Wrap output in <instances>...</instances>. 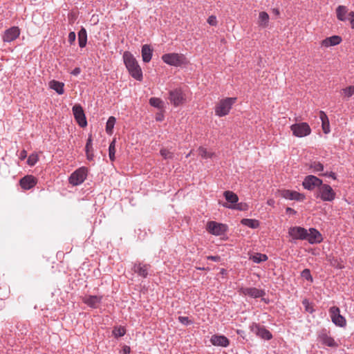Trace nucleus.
Wrapping results in <instances>:
<instances>
[{"label": "nucleus", "instance_id": "nucleus-1", "mask_svg": "<svg viewBox=\"0 0 354 354\" xmlns=\"http://www.w3.org/2000/svg\"><path fill=\"white\" fill-rule=\"evenodd\" d=\"M124 64L129 75L138 81H142L143 78L142 71L136 59L129 51H125L122 55Z\"/></svg>", "mask_w": 354, "mask_h": 354}, {"label": "nucleus", "instance_id": "nucleus-2", "mask_svg": "<svg viewBox=\"0 0 354 354\" xmlns=\"http://www.w3.org/2000/svg\"><path fill=\"white\" fill-rule=\"evenodd\" d=\"M315 196L317 198H320L324 202H332L336 197V194L328 184H324L318 189H317Z\"/></svg>", "mask_w": 354, "mask_h": 354}, {"label": "nucleus", "instance_id": "nucleus-3", "mask_svg": "<svg viewBox=\"0 0 354 354\" xmlns=\"http://www.w3.org/2000/svg\"><path fill=\"white\" fill-rule=\"evenodd\" d=\"M236 101V97H226L221 100L215 106V114L218 117L227 115Z\"/></svg>", "mask_w": 354, "mask_h": 354}, {"label": "nucleus", "instance_id": "nucleus-4", "mask_svg": "<svg viewBox=\"0 0 354 354\" xmlns=\"http://www.w3.org/2000/svg\"><path fill=\"white\" fill-rule=\"evenodd\" d=\"M88 169L86 167H81L74 171L68 178V183L73 186L81 185L86 178Z\"/></svg>", "mask_w": 354, "mask_h": 354}, {"label": "nucleus", "instance_id": "nucleus-5", "mask_svg": "<svg viewBox=\"0 0 354 354\" xmlns=\"http://www.w3.org/2000/svg\"><path fill=\"white\" fill-rule=\"evenodd\" d=\"M317 340L324 346L335 348L339 346L337 342L330 336V332L325 328L318 333Z\"/></svg>", "mask_w": 354, "mask_h": 354}, {"label": "nucleus", "instance_id": "nucleus-6", "mask_svg": "<svg viewBox=\"0 0 354 354\" xmlns=\"http://www.w3.org/2000/svg\"><path fill=\"white\" fill-rule=\"evenodd\" d=\"M162 61L168 65L180 66L186 63V59L183 54L166 53L162 56Z\"/></svg>", "mask_w": 354, "mask_h": 354}, {"label": "nucleus", "instance_id": "nucleus-7", "mask_svg": "<svg viewBox=\"0 0 354 354\" xmlns=\"http://www.w3.org/2000/svg\"><path fill=\"white\" fill-rule=\"evenodd\" d=\"M168 99L170 103L175 107L182 105L186 100L185 94L180 88L169 91Z\"/></svg>", "mask_w": 354, "mask_h": 354}, {"label": "nucleus", "instance_id": "nucleus-8", "mask_svg": "<svg viewBox=\"0 0 354 354\" xmlns=\"http://www.w3.org/2000/svg\"><path fill=\"white\" fill-rule=\"evenodd\" d=\"M249 328L252 333L263 339L270 340L272 339L273 336L272 333L267 330L265 326H261L258 323L252 322L250 324Z\"/></svg>", "mask_w": 354, "mask_h": 354}, {"label": "nucleus", "instance_id": "nucleus-9", "mask_svg": "<svg viewBox=\"0 0 354 354\" xmlns=\"http://www.w3.org/2000/svg\"><path fill=\"white\" fill-rule=\"evenodd\" d=\"M329 314L332 322L337 326L344 328L346 326V320L340 314V310L337 306H332L329 308Z\"/></svg>", "mask_w": 354, "mask_h": 354}, {"label": "nucleus", "instance_id": "nucleus-10", "mask_svg": "<svg viewBox=\"0 0 354 354\" xmlns=\"http://www.w3.org/2000/svg\"><path fill=\"white\" fill-rule=\"evenodd\" d=\"M207 231L214 236H221L225 234L228 227L225 224L217 223L216 221H209L207 224Z\"/></svg>", "mask_w": 354, "mask_h": 354}, {"label": "nucleus", "instance_id": "nucleus-11", "mask_svg": "<svg viewBox=\"0 0 354 354\" xmlns=\"http://www.w3.org/2000/svg\"><path fill=\"white\" fill-rule=\"evenodd\" d=\"M323 181L322 179L314 175H308L305 176L302 182V186L305 189L313 191L315 189L319 188Z\"/></svg>", "mask_w": 354, "mask_h": 354}, {"label": "nucleus", "instance_id": "nucleus-12", "mask_svg": "<svg viewBox=\"0 0 354 354\" xmlns=\"http://www.w3.org/2000/svg\"><path fill=\"white\" fill-rule=\"evenodd\" d=\"M292 133L295 136L302 138L308 136L311 129L306 122L296 123L290 127Z\"/></svg>", "mask_w": 354, "mask_h": 354}, {"label": "nucleus", "instance_id": "nucleus-13", "mask_svg": "<svg viewBox=\"0 0 354 354\" xmlns=\"http://www.w3.org/2000/svg\"><path fill=\"white\" fill-rule=\"evenodd\" d=\"M289 236L295 240H306L308 239V230L300 226H294L289 228Z\"/></svg>", "mask_w": 354, "mask_h": 354}, {"label": "nucleus", "instance_id": "nucleus-14", "mask_svg": "<svg viewBox=\"0 0 354 354\" xmlns=\"http://www.w3.org/2000/svg\"><path fill=\"white\" fill-rule=\"evenodd\" d=\"M239 292L243 295L248 296L253 299L260 298L266 295L263 290H260L254 287H241L239 289Z\"/></svg>", "mask_w": 354, "mask_h": 354}, {"label": "nucleus", "instance_id": "nucleus-15", "mask_svg": "<svg viewBox=\"0 0 354 354\" xmlns=\"http://www.w3.org/2000/svg\"><path fill=\"white\" fill-rule=\"evenodd\" d=\"M72 111L75 119L80 127H86L87 125V121L82 106L80 104H75L73 106Z\"/></svg>", "mask_w": 354, "mask_h": 354}, {"label": "nucleus", "instance_id": "nucleus-16", "mask_svg": "<svg viewBox=\"0 0 354 354\" xmlns=\"http://www.w3.org/2000/svg\"><path fill=\"white\" fill-rule=\"evenodd\" d=\"M281 196L286 200L303 201L306 196L304 194L299 193L297 191L290 189H283L281 191Z\"/></svg>", "mask_w": 354, "mask_h": 354}, {"label": "nucleus", "instance_id": "nucleus-17", "mask_svg": "<svg viewBox=\"0 0 354 354\" xmlns=\"http://www.w3.org/2000/svg\"><path fill=\"white\" fill-rule=\"evenodd\" d=\"M20 35V29L17 26H12L5 30L2 39L4 42L10 43L15 40Z\"/></svg>", "mask_w": 354, "mask_h": 354}, {"label": "nucleus", "instance_id": "nucleus-18", "mask_svg": "<svg viewBox=\"0 0 354 354\" xmlns=\"http://www.w3.org/2000/svg\"><path fill=\"white\" fill-rule=\"evenodd\" d=\"M308 239L306 241L310 244H317L320 243L323 241V236L322 234L315 228L310 227L308 230Z\"/></svg>", "mask_w": 354, "mask_h": 354}, {"label": "nucleus", "instance_id": "nucleus-19", "mask_svg": "<svg viewBox=\"0 0 354 354\" xmlns=\"http://www.w3.org/2000/svg\"><path fill=\"white\" fill-rule=\"evenodd\" d=\"M151 268L149 264L136 263L133 265V270L142 278L146 279L149 275V270Z\"/></svg>", "mask_w": 354, "mask_h": 354}, {"label": "nucleus", "instance_id": "nucleus-20", "mask_svg": "<svg viewBox=\"0 0 354 354\" xmlns=\"http://www.w3.org/2000/svg\"><path fill=\"white\" fill-rule=\"evenodd\" d=\"M210 342L214 346L225 348L230 345L229 339L223 335H213L210 338Z\"/></svg>", "mask_w": 354, "mask_h": 354}, {"label": "nucleus", "instance_id": "nucleus-21", "mask_svg": "<svg viewBox=\"0 0 354 354\" xmlns=\"http://www.w3.org/2000/svg\"><path fill=\"white\" fill-rule=\"evenodd\" d=\"M19 184L22 189L28 190L35 186L37 180L34 176L28 175L20 180Z\"/></svg>", "mask_w": 354, "mask_h": 354}, {"label": "nucleus", "instance_id": "nucleus-22", "mask_svg": "<svg viewBox=\"0 0 354 354\" xmlns=\"http://www.w3.org/2000/svg\"><path fill=\"white\" fill-rule=\"evenodd\" d=\"M102 299V296L98 295H88L86 296L83 299V301L88 306L92 308H97Z\"/></svg>", "mask_w": 354, "mask_h": 354}, {"label": "nucleus", "instance_id": "nucleus-23", "mask_svg": "<svg viewBox=\"0 0 354 354\" xmlns=\"http://www.w3.org/2000/svg\"><path fill=\"white\" fill-rule=\"evenodd\" d=\"M342 41V38L337 35H333L329 37H327L322 40V46L324 47H330L338 45Z\"/></svg>", "mask_w": 354, "mask_h": 354}, {"label": "nucleus", "instance_id": "nucleus-24", "mask_svg": "<svg viewBox=\"0 0 354 354\" xmlns=\"http://www.w3.org/2000/svg\"><path fill=\"white\" fill-rule=\"evenodd\" d=\"M64 83L57 80H51L49 82V88L54 90L57 94L62 95L64 93Z\"/></svg>", "mask_w": 354, "mask_h": 354}, {"label": "nucleus", "instance_id": "nucleus-25", "mask_svg": "<svg viewBox=\"0 0 354 354\" xmlns=\"http://www.w3.org/2000/svg\"><path fill=\"white\" fill-rule=\"evenodd\" d=\"M141 53L143 62L145 63L149 62L152 57V49L150 46L147 44L143 45Z\"/></svg>", "mask_w": 354, "mask_h": 354}, {"label": "nucleus", "instance_id": "nucleus-26", "mask_svg": "<svg viewBox=\"0 0 354 354\" xmlns=\"http://www.w3.org/2000/svg\"><path fill=\"white\" fill-rule=\"evenodd\" d=\"M78 43L80 48L86 46L87 43V32L84 27H82L78 32Z\"/></svg>", "mask_w": 354, "mask_h": 354}, {"label": "nucleus", "instance_id": "nucleus-27", "mask_svg": "<svg viewBox=\"0 0 354 354\" xmlns=\"http://www.w3.org/2000/svg\"><path fill=\"white\" fill-rule=\"evenodd\" d=\"M149 103L151 106H153L160 111H162L165 108V104L163 100L158 97H151L149 100Z\"/></svg>", "mask_w": 354, "mask_h": 354}, {"label": "nucleus", "instance_id": "nucleus-28", "mask_svg": "<svg viewBox=\"0 0 354 354\" xmlns=\"http://www.w3.org/2000/svg\"><path fill=\"white\" fill-rule=\"evenodd\" d=\"M348 14V8L345 6H339L336 8V15L338 20L342 21H345L346 18V15Z\"/></svg>", "mask_w": 354, "mask_h": 354}, {"label": "nucleus", "instance_id": "nucleus-29", "mask_svg": "<svg viewBox=\"0 0 354 354\" xmlns=\"http://www.w3.org/2000/svg\"><path fill=\"white\" fill-rule=\"evenodd\" d=\"M309 168L314 173H319L324 171V166L322 163L317 160L310 161L308 165Z\"/></svg>", "mask_w": 354, "mask_h": 354}, {"label": "nucleus", "instance_id": "nucleus-30", "mask_svg": "<svg viewBox=\"0 0 354 354\" xmlns=\"http://www.w3.org/2000/svg\"><path fill=\"white\" fill-rule=\"evenodd\" d=\"M243 225L247 226L251 229H257L259 226V221L256 219L252 218H243L241 221Z\"/></svg>", "mask_w": 354, "mask_h": 354}, {"label": "nucleus", "instance_id": "nucleus-31", "mask_svg": "<svg viewBox=\"0 0 354 354\" xmlns=\"http://www.w3.org/2000/svg\"><path fill=\"white\" fill-rule=\"evenodd\" d=\"M223 196L225 200L232 205H235L239 201L238 196L231 191L224 192Z\"/></svg>", "mask_w": 354, "mask_h": 354}, {"label": "nucleus", "instance_id": "nucleus-32", "mask_svg": "<svg viewBox=\"0 0 354 354\" xmlns=\"http://www.w3.org/2000/svg\"><path fill=\"white\" fill-rule=\"evenodd\" d=\"M223 206L225 207L229 208V209H237L239 211L246 210L247 207H248V205L245 203H236L234 205H228L227 203H223Z\"/></svg>", "mask_w": 354, "mask_h": 354}, {"label": "nucleus", "instance_id": "nucleus-33", "mask_svg": "<svg viewBox=\"0 0 354 354\" xmlns=\"http://www.w3.org/2000/svg\"><path fill=\"white\" fill-rule=\"evenodd\" d=\"M251 259L254 263H259L266 261L268 260V256L265 254L256 253L251 257Z\"/></svg>", "mask_w": 354, "mask_h": 354}, {"label": "nucleus", "instance_id": "nucleus-34", "mask_svg": "<svg viewBox=\"0 0 354 354\" xmlns=\"http://www.w3.org/2000/svg\"><path fill=\"white\" fill-rule=\"evenodd\" d=\"M115 143L116 140L115 139H113L109 145V156L111 161H114L115 159Z\"/></svg>", "mask_w": 354, "mask_h": 354}, {"label": "nucleus", "instance_id": "nucleus-35", "mask_svg": "<svg viewBox=\"0 0 354 354\" xmlns=\"http://www.w3.org/2000/svg\"><path fill=\"white\" fill-rule=\"evenodd\" d=\"M198 154L203 158H205V159L212 158L213 157V156L214 155V153L207 151V149L203 147H200L198 148Z\"/></svg>", "mask_w": 354, "mask_h": 354}, {"label": "nucleus", "instance_id": "nucleus-36", "mask_svg": "<svg viewBox=\"0 0 354 354\" xmlns=\"http://www.w3.org/2000/svg\"><path fill=\"white\" fill-rule=\"evenodd\" d=\"M115 123V118L113 116L109 118L106 124V131L108 134H111Z\"/></svg>", "mask_w": 354, "mask_h": 354}, {"label": "nucleus", "instance_id": "nucleus-37", "mask_svg": "<svg viewBox=\"0 0 354 354\" xmlns=\"http://www.w3.org/2000/svg\"><path fill=\"white\" fill-rule=\"evenodd\" d=\"M112 333L115 338L120 337L125 335L126 329L121 326H116L113 328Z\"/></svg>", "mask_w": 354, "mask_h": 354}, {"label": "nucleus", "instance_id": "nucleus-38", "mask_svg": "<svg viewBox=\"0 0 354 354\" xmlns=\"http://www.w3.org/2000/svg\"><path fill=\"white\" fill-rule=\"evenodd\" d=\"M259 24H260V25L265 26L268 23L269 15L266 12H261L259 13Z\"/></svg>", "mask_w": 354, "mask_h": 354}, {"label": "nucleus", "instance_id": "nucleus-39", "mask_svg": "<svg viewBox=\"0 0 354 354\" xmlns=\"http://www.w3.org/2000/svg\"><path fill=\"white\" fill-rule=\"evenodd\" d=\"M302 304L305 308V310L310 314L313 313L315 312V309L312 305V304H310L309 302V301L307 299H304L303 301H302Z\"/></svg>", "mask_w": 354, "mask_h": 354}, {"label": "nucleus", "instance_id": "nucleus-40", "mask_svg": "<svg viewBox=\"0 0 354 354\" xmlns=\"http://www.w3.org/2000/svg\"><path fill=\"white\" fill-rule=\"evenodd\" d=\"M342 93L344 97L349 98L354 95V86H349L342 89Z\"/></svg>", "mask_w": 354, "mask_h": 354}, {"label": "nucleus", "instance_id": "nucleus-41", "mask_svg": "<svg viewBox=\"0 0 354 354\" xmlns=\"http://www.w3.org/2000/svg\"><path fill=\"white\" fill-rule=\"evenodd\" d=\"M301 277H303L304 279H305L306 280H307L308 281L313 282V278L310 274V271L308 268L304 269L301 272Z\"/></svg>", "mask_w": 354, "mask_h": 354}, {"label": "nucleus", "instance_id": "nucleus-42", "mask_svg": "<svg viewBox=\"0 0 354 354\" xmlns=\"http://www.w3.org/2000/svg\"><path fill=\"white\" fill-rule=\"evenodd\" d=\"M320 119L322 121V127H323L324 132L325 133H327L328 131L325 130V124L329 125V122H328L327 115L323 111H320Z\"/></svg>", "mask_w": 354, "mask_h": 354}, {"label": "nucleus", "instance_id": "nucleus-43", "mask_svg": "<svg viewBox=\"0 0 354 354\" xmlns=\"http://www.w3.org/2000/svg\"><path fill=\"white\" fill-rule=\"evenodd\" d=\"M38 161V156L37 154H30L27 160V164L30 166H34Z\"/></svg>", "mask_w": 354, "mask_h": 354}, {"label": "nucleus", "instance_id": "nucleus-44", "mask_svg": "<svg viewBox=\"0 0 354 354\" xmlns=\"http://www.w3.org/2000/svg\"><path fill=\"white\" fill-rule=\"evenodd\" d=\"M160 153L165 159H172L174 158V153L166 149H161Z\"/></svg>", "mask_w": 354, "mask_h": 354}, {"label": "nucleus", "instance_id": "nucleus-45", "mask_svg": "<svg viewBox=\"0 0 354 354\" xmlns=\"http://www.w3.org/2000/svg\"><path fill=\"white\" fill-rule=\"evenodd\" d=\"M178 321L185 326H189L193 324V322L189 319L188 317L180 316Z\"/></svg>", "mask_w": 354, "mask_h": 354}, {"label": "nucleus", "instance_id": "nucleus-46", "mask_svg": "<svg viewBox=\"0 0 354 354\" xmlns=\"http://www.w3.org/2000/svg\"><path fill=\"white\" fill-rule=\"evenodd\" d=\"M93 138L92 136L89 135L86 141V147H85V151H93Z\"/></svg>", "mask_w": 354, "mask_h": 354}, {"label": "nucleus", "instance_id": "nucleus-47", "mask_svg": "<svg viewBox=\"0 0 354 354\" xmlns=\"http://www.w3.org/2000/svg\"><path fill=\"white\" fill-rule=\"evenodd\" d=\"M76 39V34L75 32H70L68 36V41L71 45L73 44Z\"/></svg>", "mask_w": 354, "mask_h": 354}, {"label": "nucleus", "instance_id": "nucleus-48", "mask_svg": "<svg viewBox=\"0 0 354 354\" xmlns=\"http://www.w3.org/2000/svg\"><path fill=\"white\" fill-rule=\"evenodd\" d=\"M207 22L210 26H216L217 25V20L216 17L214 15H211L207 19Z\"/></svg>", "mask_w": 354, "mask_h": 354}, {"label": "nucleus", "instance_id": "nucleus-49", "mask_svg": "<svg viewBox=\"0 0 354 354\" xmlns=\"http://www.w3.org/2000/svg\"><path fill=\"white\" fill-rule=\"evenodd\" d=\"M330 264L333 266L336 267L337 268L339 269H342L344 268L343 266L339 265L338 259L335 258H333L332 259H330Z\"/></svg>", "mask_w": 354, "mask_h": 354}, {"label": "nucleus", "instance_id": "nucleus-50", "mask_svg": "<svg viewBox=\"0 0 354 354\" xmlns=\"http://www.w3.org/2000/svg\"><path fill=\"white\" fill-rule=\"evenodd\" d=\"M320 175L323 176L331 178L333 180H336L337 179V176H336L335 173H334L333 171L326 172V173L322 174Z\"/></svg>", "mask_w": 354, "mask_h": 354}, {"label": "nucleus", "instance_id": "nucleus-51", "mask_svg": "<svg viewBox=\"0 0 354 354\" xmlns=\"http://www.w3.org/2000/svg\"><path fill=\"white\" fill-rule=\"evenodd\" d=\"M86 158L88 160L91 161L93 160L94 154L93 151H86Z\"/></svg>", "mask_w": 354, "mask_h": 354}, {"label": "nucleus", "instance_id": "nucleus-52", "mask_svg": "<svg viewBox=\"0 0 354 354\" xmlns=\"http://www.w3.org/2000/svg\"><path fill=\"white\" fill-rule=\"evenodd\" d=\"M164 118H165V116H164V114L162 113V111H160V113H156V121L161 122V121H162L164 120Z\"/></svg>", "mask_w": 354, "mask_h": 354}, {"label": "nucleus", "instance_id": "nucleus-53", "mask_svg": "<svg viewBox=\"0 0 354 354\" xmlns=\"http://www.w3.org/2000/svg\"><path fill=\"white\" fill-rule=\"evenodd\" d=\"M131 352V348L129 346H124L122 348L121 353L122 354H129Z\"/></svg>", "mask_w": 354, "mask_h": 354}, {"label": "nucleus", "instance_id": "nucleus-54", "mask_svg": "<svg viewBox=\"0 0 354 354\" xmlns=\"http://www.w3.org/2000/svg\"><path fill=\"white\" fill-rule=\"evenodd\" d=\"M348 15L351 17V19L350 20L351 28L354 29V12L353 11L350 12L348 13Z\"/></svg>", "mask_w": 354, "mask_h": 354}, {"label": "nucleus", "instance_id": "nucleus-55", "mask_svg": "<svg viewBox=\"0 0 354 354\" xmlns=\"http://www.w3.org/2000/svg\"><path fill=\"white\" fill-rule=\"evenodd\" d=\"M26 157L27 152L25 149H23L22 151H20L19 158L21 160H24Z\"/></svg>", "mask_w": 354, "mask_h": 354}, {"label": "nucleus", "instance_id": "nucleus-56", "mask_svg": "<svg viewBox=\"0 0 354 354\" xmlns=\"http://www.w3.org/2000/svg\"><path fill=\"white\" fill-rule=\"evenodd\" d=\"M81 73V69L79 67L75 68L71 73L74 76H77Z\"/></svg>", "mask_w": 354, "mask_h": 354}, {"label": "nucleus", "instance_id": "nucleus-57", "mask_svg": "<svg viewBox=\"0 0 354 354\" xmlns=\"http://www.w3.org/2000/svg\"><path fill=\"white\" fill-rule=\"evenodd\" d=\"M286 214H291V215H295L297 214V212L291 207H287L286 209Z\"/></svg>", "mask_w": 354, "mask_h": 354}, {"label": "nucleus", "instance_id": "nucleus-58", "mask_svg": "<svg viewBox=\"0 0 354 354\" xmlns=\"http://www.w3.org/2000/svg\"><path fill=\"white\" fill-rule=\"evenodd\" d=\"M207 259L213 261H217L219 259V257L218 256H209L207 257Z\"/></svg>", "mask_w": 354, "mask_h": 354}, {"label": "nucleus", "instance_id": "nucleus-59", "mask_svg": "<svg viewBox=\"0 0 354 354\" xmlns=\"http://www.w3.org/2000/svg\"><path fill=\"white\" fill-rule=\"evenodd\" d=\"M236 333H237V335H239L240 336H243L245 334V332L243 330H242L238 329L236 330Z\"/></svg>", "mask_w": 354, "mask_h": 354}, {"label": "nucleus", "instance_id": "nucleus-60", "mask_svg": "<svg viewBox=\"0 0 354 354\" xmlns=\"http://www.w3.org/2000/svg\"><path fill=\"white\" fill-rule=\"evenodd\" d=\"M325 130L327 131L328 133L329 132V128L328 124H325Z\"/></svg>", "mask_w": 354, "mask_h": 354}, {"label": "nucleus", "instance_id": "nucleus-61", "mask_svg": "<svg viewBox=\"0 0 354 354\" xmlns=\"http://www.w3.org/2000/svg\"><path fill=\"white\" fill-rule=\"evenodd\" d=\"M272 203H273V201H272V200H271V201H269L268 202V203L269 205H271Z\"/></svg>", "mask_w": 354, "mask_h": 354}, {"label": "nucleus", "instance_id": "nucleus-62", "mask_svg": "<svg viewBox=\"0 0 354 354\" xmlns=\"http://www.w3.org/2000/svg\"><path fill=\"white\" fill-rule=\"evenodd\" d=\"M262 300L264 301L267 304L269 302V301H267V299H262Z\"/></svg>", "mask_w": 354, "mask_h": 354}, {"label": "nucleus", "instance_id": "nucleus-63", "mask_svg": "<svg viewBox=\"0 0 354 354\" xmlns=\"http://www.w3.org/2000/svg\"><path fill=\"white\" fill-rule=\"evenodd\" d=\"M198 270H204L205 268H198Z\"/></svg>", "mask_w": 354, "mask_h": 354}]
</instances>
